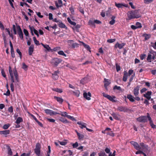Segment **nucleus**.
<instances>
[{"mask_svg":"<svg viewBox=\"0 0 156 156\" xmlns=\"http://www.w3.org/2000/svg\"><path fill=\"white\" fill-rule=\"evenodd\" d=\"M117 110L120 112H126L127 111V108L122 106H120L117 108Z\"/></svg>","mask_w":156,"mask_h":156,"instance_id":"obj_16","label":"nucleus"},{"mask_svg":"<svg viewBox=\"0 0 156 156\" xmlns=\"http://www.w3.org/2000/svg\"><path fill=\"white\" fill-rule=\"evenodd\" d=\"M55 5L57 8L61 7L62 6V0H58V2H55Z\"/></svg>","mask_w":156,"mask_h":156,"instance_id":"obj_22","label":"nucleus"},{"mask_svg":"<svg viewBox=\"0 0 156 156\" xmlns=\"http://www.w3.org/2000/svg\"><path fill=\"white\" fill-rule=\"evenodd\" d=\"M54 99L56 100L60 104H62L63 101V100L62 98L55 96H54Z\"/></svg>","mask_w":156,"mask_h":156,"instance_id":"obj_18","label":"nucleus"},{"mask_svg":"<svg viewBox=\"0 0 156 156\" xmlns=\"http://www.w3.org/2000/svg\"><path fill=\"white\" fill-rule=\"evenodd\" d=\"M104 82L105 83L104 85L106 86H108L110 84V80L106 78H104Z\"/></svg>","mask_w":156,"mask_h":156,"instance_id":"obj_28","label":"nucleus"},{"mask_svg":"<svg viewBox=\"0 0 156 156\" xmlns=\"http://www.w3.org/2000/svg\"><path fill=\"white\" fill-rule=\"evenodd\" d=\"M59 120L64 123H69V121L66 119L62 117H61L59 119Z\"/></svg>","mask_w":156,"mask_h":156,"instance_id":"obj_31","label":"nucleus"},{"mask_svg":"<svg viewBox=\"0 0 156 156\" xmlns=\"http://www.w3.org/2000/svg\"><path fill=\"white\" fill-rule=\"evenodd\" d=\"M115 41V38L112 39H109L107 40V42L109 43H112Z\"/></svg>","mask_w":156,"mask_h":156,"instance_id":"obj_62","label":"nucleus"},{"mask_svg":"<svg viewBox=\"0 0 156 156\" xmlns=\"http://www.w3.org/2000/svg\"><path fill=\"white\" fill-rule=\"evenodd\" d=\"M9 71L10 76H13V71L12 69L11 66H10L9 67Z\"/></svg>","mask_w":156,"mask_h":156,"instance_id":"obj_43","label":"nucleus"},{"mask_svg":"<svg viewBox=\"0 0 156 156\" xmlns=\"http://www.w3.org/2000/svg\"><path fill=\"white\" fill-rule=\"evenodd\" d=\"M33 39L35 44L36 45H38L40 44L39 41L37 40L35 37H33Z\"/></svg>","mask_w":156,"mask_h":156,"instance_id":"obj_44","label":"nucleus"},{"mask_svg":"<svg viewBox=\"0 0 156 156\" xmlns=\"http://www.w3.org/2000/svg\"><path fill=\"white\" fill-rule=\"evenodd\" d=\"M23 122V119L21 117H18L17 118L16 121H15V123L17 124H19L20 122Z\"/></svg>","mask_w":156,"mask_h":156,"instance_id":"obj_27","label":"nucleus"},{"mask_svg":"<svg viewBox=\"0 0 156 156\" xmlns=\"http://www.w3.org/2000/svg\"><path fill=\"white\" fill-rule=\"evenodd\" d=\"M82 42L83 43V46L85 47V48H86L87 50L89 51H90V46L86 44L83 42Z\"/></svg>","mask_w":156,"mask_h":156,"instance_id":"obj_35","label":"nucleus"},{"mask_svg":"<svg viewBox=\"0 0 156 156\" xmlns=\"http://www.w3.org/2000/svg\"><path fill=\"white\" fill-rule=\"evenodd\" d=\"M59 71L58 70L56 71H55L54 73L52 74V77L53 79L55 80H57L58 79L59 77L58 74L59 73Z\"/></svg>","mask_w":156,"mask_h":156,"instance_id":"obj_11","label":"nucleus"},{"mask_svg":"<svg viewBox=\"0 0 156 156\" xmlns=\"http://www.w3.org/2000/svg\"><path fill=\"white\" fill-rule=\"evenodd\" d=\"M143 36L145 37V40H147L150 38L151 37V35L149 34H144Z\"/></svg>","mask_w":156,"mask_h":156,"instance_id":"obj_34","label":"nucleus"},{"mask_svg":"<svg viewBox=\"0 0 156 156\" xmlns=\"http://www.w3.org/2000/svg\"><path fill=\"white\" fill-rule=\"evenodd\" d=\"M151 91H148L146 94H144V96L146 98L147 100H149L151 98Z\"/></svg>","mask_w":156,"mask_h":156,"instance_id":"obj_12","label":"nucleus"},{"mask_svg":"<svg viewBox=\"0 0 156 156\" xmlns=\"http://www.w3.org/2000/svg\"><path fill=\"white\" fill-rule=\"evenodd\" d=\"M34 46L33 44L30 45V47H29L28 50L29 54V55H32L34 51Z\"/></svg>","mask_w":156,"mask_h":156,"instance_id":"obj_15","label":"nucleus"},{"mask_svg":"<svg viewBox=\"0 0 156 156\" xmlns=\"http://www.w3.org/2000/svg\"><path fill=\"white\" fill-rule=\"evenodd\" d=\"M115 17L113 16L111 17L112 20L109 22V24L111 25H113L115 22Z\"/></svg>","mask_w":156,"mask_h":156,"instance_id":"obj_33","label":"nucleus"},{"mask_svg":"<svg viewBox=\"0 0 156 156\" xmlns=\"http://www.w3.org/2000/svg\"><path fill=\"white\" fill-rule=\"evenodd\" d=\"M23 31L25 35L26 36H29V32L27 30L24 29L23 30Z\"/></svg>","mask_w":156,"mask_h":156,"instance_id":"obj_57","label":"nucleus"},{"mask_svg":"<svg viewBox=\"0 0 156 156\" xmlns=\"http://www.w3.org/2000/svg\"><path fill=\"white\" fill-rule=\"evenodd\" d=\"M127 99H129L130 101L131 102L135 101L134 98L131 94L127 95Z\"/></svg>","mask_w":156,"mask_h":156,"instance_id":"obj_25","label":"nucleus"},{"mask_svg":"<svg viewBox=\"0 0 156 156\" xmlns=\"http://www.w3.org/2000/svg\"><path fill=\"white\" fill-rule=\"evenodd\" d=\"M1 73L2 76L5 78H6V75H5V72L4 69H1Z\"/></svg>","mask_w":156,"mask_h":156,"instance_id":"obj_53","label":"nucleus"},{"mask_svg":"<svg viewBox=\"0 0 156 156\" xmlns=\"http://www.w3.org/2000/svg\"><path fill=\"white\" fill-rule=\"evenodd\" d=\"M62 61V60L61 59L58 58H53L51 61V64L52 65L55 66H57L58 64L61 63Z\"/></svg>","mask_w":156,"mask_h":156,"instance_id":"obj_4","label":"nucleus"},{"mask_svg":"<svg viewBox=\"0 0 156 156\" xmlns=\"http://www.w3.org/2000/svg\"><path fill=\"white\" fill-rule=\"evenodd\" d=\"M83 96L86 99L90 100L91 99L90 97H91V94L90 92H88L87 93L85 92L83 93Z\"/></svg>","mask_w":156,"mask_h":156,"instance_id":"obj_10","label":"nucleus"},{"mask_svg":"<svg viewBox=\"0 0 156 156\" xmlns=\"http://www.w3.org/2000/svg\"><path fill=\"white\" fill-rule=\"evenodd\" d=\"M135 25L136 27L138 28H140L142 27V26L141 23L139 22H137L136 23Z\"/></svg>","mask_w":156,"mask_h":156,"instance_id":"obj_42","label":"nucleus"},{"mask_svg":"<svg viewBox=\"0 0 156 156\" xmlns=\"http://www.w3.org/2000/svg\"><path fill=\"white\" fill-rule=\"evenodd\" d=\"M147 117L148 120L149 121L150 124L151 126V128L153 129H155L156 128V126L154 125L153 123V121L152 120L150 116V114L148 113H147Z\"/></svg>","mask_w":156,"mask_h":156,"instance_id":"obj_7","label":"nucleus"},{"mask_svg":"<svg viewBox=\"0 0 156 156\" xmlns=\"http://www.w3.org/2000/svg\"><path fill=\"white\" fill-rule=\"evenodd\" d=\"M87 80V78L86 77H84L80 81V83L82 84H84L85 81Z\"/></svg>","mask_w":156,"mask_h":156,"instance_id":"obj_64","label":"nucleus"},{"mask_svg":"<svg viewBox=\"0 0 156 156\" xmlns=\"http://www.w3.org/2000/svg\"><path fill=\"white\" fill-rule=\"evenodd\" d=\"M58 26L61 28H65L66 29H67V28L65 25L61 21H60L59 22V23H58Z\"/></svg>","mask_w":156,"mask_h":156,"instance_id":"obj_19","label":"nucleus"},{"mask_svg":"<svg viewBox=\"0 0 156 156\" xmlns=\"http://www.w3.org/2000/svg\"><path fill=\"white\" fill-rule=\"evenodd\" d=\"M66 140H64V141H59V143L60 145H65L66 144L67 142H66Z\"/></svg>","mask_w":156,"mask_h":156,"instance_id":"obj_51","label":"nucleus"},{"mask_svg":"<svg viewBox=\"0 0 156 156\" xmlns=\"http://www.w3.org/2000/svg\"><path fill=\"white\" fill-rule=\"evenodd\" d=\"M16 30H17L19 36L21 40H23V34L22 30L19 25H18L17 24H16Z\"/></svg>","mask_w":156,"mask_h":156,"instance_id":"obj_3","label":"nucleus"},{"mask_svg":"<svg viewBox=\"0 0 156 156\" xmlns=\"http://www.w3.org/2000/svg\"><path fill=\"white\" fill-rule=\"evenodd\" d=\"M16 51L19 54V55L20 58H22V54L21 51H20V49L19 48H17L16 50Z\"/></svg>","mask_w":156,"mask_h":156,"instance_id":"obj_58","label":"nucleus"},{"mask_svg":"<svg viewBox=\"0 0 156 156\" xmlns=\"http://www.w3.org/2000/svg\"><path fill=\"white\" fill-rule=\"evenodd\" d=\"M11 77V81L12 82V83L10 84V87L11 90L13 92L14 91V85L13 83L14 82V76H10Z\"/></svg>","mask_w":156,"mask_h":156,"instance_id":"obj_14","label":"nucleus"},{"mask_svg":"<svg viewBox=\"0 0 156 156\" xmlns=\"http://www.w3.org/2000/svg\"><path fill=\"white\" fill-rule=\"evenodd\" d=\"M112 116L113 118L116 120H119L120 119V115L115 113H113Z\"/></svg>","mask_w":156,"mask_h":156,"instance_id":"obj_29","label":"nucleus"},{"mask_svg":"<svg viewBox=\"0 0 156 156\" xmlns=\"http://www.w3.org/2000/svg\"><path fill=\"white\" fill-rule=\"evenodd\" d=\"M124 45L125 44L124 43L119 44L118 43H117L115 45V48H118L119 49H121L123 47Z\"/></svg>","mask_w":156,"mask_h":156,"instance_id":"obj_21","label":"nucleus"},{"mask_svg":"<svg viewBox=\"0 0 156 156\" xmlns=\"http://www.w3.org/2000/svg\"><path fill=\"white\" fill-rule=\"evenodd\" d=\"M140 87L139 85L135 87L133 90V94L135 96H137L139 94V91Z\"/></svg>","mask_w":156,"mask_h":156,"instance_id":"obj_9","label":"nucleus"},{"mask_svg":"<svg viewBox=\"0 0 156 156\" xmlns=\"http://www.w3.org/2000/svg\"><path fill=\"white\" fill-rule=\"evenodd\" d=\"M41 145L40 144L37 143L36 144L35 148L34 149V151L36 154L38 156L40 155Z\"/></svg>","mask_w":156,"mask_h":156,"instance_id":"obj_2","label":"nucleus"},{"mask_svg":"<svg viewBox=\"0 0 156 156\" xmlns=\"http://www.w3.org/2000/svg\"><path fill=\"white\" fill-rule=\"evenodd\" d=\"M77 136H78V138L79 140H82L84 137V135L80 133H78Z\"/></svg>","mask_w":156,"mask_h":156,"instance_id":"obj_39","label":"nucleus"},{"mask_svg":"<svg viewBox=\"0 0 156 156\" xmlns=\"http://www.w3.org/2000/svg\"><path fill=\"white\" fill-rule=\"evenodd\" d=\"M130 143L135 148L136 150H142V148L137 142L133 141H132L130 142Z\"/></svg>","mask_w":156,"mask_h":156,"instance_id":"obj_8","label":"nucleus"},{"mask_svg":"<svg viewBox=\"0 0 156 156\" xmlns=\"http://www.w3.org/2000/svg\"><path fill=\"white\" fill-rule=\"evenodd\" d=\"M103 95L104 97L107 98V99H109L110 101H112V102L115 101V100H114L113 98L111 96H110L109 95L106 94L104 93H103Z\"/></svg>","mask_w":156,"mask_h":156,"instance_id":"obj_13","label":"nucleus"},{"mask_svg":"<svg viewBox=\"0 0 156 156\" xmlns=\"http://www.w3.org/2000/svg\"><path fill=\"white\" fill-rule=\"evenodd\" d=\"M10 133V131L9 130H5L2 131L1 132V135H8Z\"/></svg>","mask_w":156,"mask_h":156,"instance_id":"obj_36","label":"nucleus"},{"mask_svg":"<svg viewBox=\"0 0 156 156\" xmlns=\"http://www.w3.org/2000/svg\"><path fill=\"white\" fill-rule=\"evenodd\" d=\"M72 92H73V94L77 97H78L79 96L80 94V92L79 90H76L75 91H72Z\"/></svg>","mask_w":156,"mask_h":156,"instance_id":"obj_32","label":"nucleus"},{"mask_svg":"<svg viewBox=\"0 0 156 156\" xmlns=\"http://www.w3.org/2000/svg\"><path fill=\"white\" fill-rule=\"evenodd\" d=\"M140 147L142 148V150L147 149V145H145L143 143H140Z\"/></svg>","mask_w":156,"mask_h":156,"instance_id":"obj_26","label":"nucleus"},{"mask_svg":"<svg viewBox=\"0 0 156 156\" xmlns=\"http://www.w3.org/2000/svg\"><path fill=\"white\" fill-rule=\"evenodd\" d=\"M6 146L8 150V154L9 155L12 156V152L11 151V149L10 148V147L7 144H6Z\"/></svg>","mask_w":156,"mask_h":156,"instance_id":"obj_24","label":"nucleus"},{"mask_svg":"<svg viewBox=\"0 0 156 156\" xmlns=\"http://www.w3.org/2000/svg\"><path fill=\"white\" fill-rule=\"evenodd\" d=\"M77 124L80 125V127L81 128L83 129V128H86V124L84 122H77Z\"/></svg>","mask_w":156,"mask_h":156,"instance_id":"obj_20","label":"nucleus"},{"mask_svg":"<svg viewBox=\"0 0 156 156\" xmlns=\"http://www.w3.org/2000/svg\"><path fill=\"white\" fill-rule=\"evenodd\" d=\"M79 44L77 43H74L72 44V48H77L79 47Z\"/></svg>","mask_w":156,"mask_h":156,"instance_id":"obj_49","label":"nucleus"},{"mask_svg":"<svg viewBox=\"0 0 156 156\" xmlns=\"http://www.w3.org/2000/svg\"><path fill=\"white\" fill-rule=\"evenodd\" d=\"M10 126V124L9 123L5 124L3 126V128L4 129H8Z\"/></svg>","mask_w":156,"mask_h":156,"instance_id":"obj_45","label":"nucleus"},{"mask_svg":"<svg viewBox=\"0 0 156 156\" xmlns=\"http://www.w3.org/2000/svg\"><path fill=\"white\" fill-rule=\"evenodd\" d=\"M152 58V55L151 54H148L147 55V60L149 62H151V60Z\"/></svg>","mask_w":156,"mask_h":156,"instance_id":"obj_50","label":"nucleus"},{"mask_svg":"<svg viewBox=\"0 0 156 156\" xmlns=\"http://www.w3.org/2000/svg\"><path fill=\"white\" fill-rule=\"evenodd\" d=\"M150 53L153 55V56H152V58L153 59H154L155 58V56L156 55V53L154 51H152L150 52Z\"/></svg>","mask_w":156,"mask_h":156,"instance_id":"obj_60","label":"nucleus"},{"mask_svg":"<svg viewBox=\"0 0 156 156\" xmlns=\"http://www.w3.org/2000/svg\"><path fill=\"white\" fill-rule=\"evenodd\" d=\"M134 76H135V74H134L133 75H132V76H131V77L130 78L129 80V82L128 85H127V87L130 85L131 82L133 80V79Z\"/></svg>","mask_w":156,"mask_h":156,"instance_id":"obj_46","label":"nucleus"},{"mask_svg":"<svg viewBox=\"0 0 156 156\" xmlns=\"http://www.w3.org/2000/svg\"><path fill=\"white\" fill-rule=\"evenodd\" d=\"M46 119L49 122L51 123H54L55 121V119H50L46 118Z\"/></svg>","mask_w":156,"mask_h":156,"instance_id":"obj_47","label":"nucleus"},{"mask_svg":"<svg viewBox=\"0 0 156 156\" xmlns=\"http://www.w3.org/2000/svg\"><path fill=\"white\" fill-rule=\"evenodd\" d=\"M123 80L124 81H126L127 80V71H124V75L123 78Z\"/></svg>","mask_w":156,"mask_h":156,"instance_id":"obj_40","label":"nucleus"},{"mask_svg":"<svg viewBox=\"0 0 156 156\" xmlns=\"http://www.w3.org/2000/svg\"><path fill=\"white\" fill-rule=\"evenodd\" d=\"M129 12L130 13V15L128 16V18L129 20L134 18H139L141 16V15L137 11H132Z\"/></svg>","mask_w":156,"mask_h":156,"instance_id":"obj_1","label":"nucleus"},{"mask_svg":"<svg viewBox=\"0 0 156 156\" xmlns=\"http://www.w3.org/2000/svg\"><path fill=\"white\" fill-rule=\"evenodd\" d=\"M88 23L90 25L95 26L94 20L93 21V20H90L88 22Z\"/></svg>","mask_w":156,"mask_h":156,"instance_id":"obj_56","label":"nucleus"},{"mask_svg":"<svg viewBox=\"0 0 156 156\" xmlns=\"http://www.w3.org/2000/svg\"><path fill=\"white\" fill-rule=\"evenodd\" d=\"M60 113H59V115H61L63 117H67V115H68L67 114V113L66 112H60Z\"/></svg>","mask_w":156,"mask_h":156,"instance_id":"obj_38","label":"nucleus"},{"mask_svg":"<svg viewBox=\"0 0 156 156\" xmlns=\"http://www.w3.org/2000/svg\"><path fill=\"white\" fill-rule=\"evenodd\" d=\"M28 66L25 63L22 64V68L25 70H27V69Z\"/></svg>","mask_w":156,"mask_h":156,"instance_id":"obj_55","label":"nucleus"},{"mask_svg":"<svg viewBox=\"0 0 156 156\" xmlns=\"http://www.w3.org/2000/svg\"><path fill=\"white\" fill-rule=\"evenodd\" d=\"M45 113L47 115H49L51 116L56 115L57 114H59V112L54 111L51 110L49 109H45L44 110Z\"/></svg>","mask_w":156,"mask_h":156,"instance_id":"obj_6","label":"nucleus"},{"mask_svg":"<svg viewBox=\"0 0 156 156\" xmlns=\"http://www.w3.org/2000/svg\"><path fill=\"white\" fill-rule=\"evenodd\" d=\"M72 146L73 148H76L78 146V142H76L75 143L72 144Z\"/></svg>","mask_w":156,"mask_h":156,"instance_id":"obj_63","label":"nucleus"},{"mask_svg":"<svg viewBox=\"0 0 156 156\" xmlns=\"http://www.w3.org/2000/svg\"><path fill=\"white\" fill-rule=\"evenodd\" d=\"M58 53L59 55H61L65 57L66 56V55L64 53V52L62 51H58Z\"/></svg>","mask_w":156,"mask_h":156,"instance_id":"obj_52","label":"nucleus"},{"mask_svg":"<svg viewBox=\"0 0 156 156\" xmlns=\"http://www.w3.org/2000/svg\"><path fill=\"white\" fill-rule=\"evenodd\" d=\"M31 152V151H30L28 153H23L20 156H30Z\"/></svg>","mask_w":156,"mask_h":156,"instance_id":"obj_41","label":"nucleus"},{"mask_svg":"<svg viewBox=\"0 0 156 156\" xmlns=\"http://www.w3.org/2000/svg\"><path fill=\"white\" fill-rule=\"evenodd\" d=\"M153 1L154 0H144V2L146 4H149Z\"/></svg>","mask_w":156,"mask_h":156,"instance_id":"obj_61","label":"nucleus"},{"mask_svg":"<svg viewBox=\"0 0 156 156\" xmlns=\"http://www.w3.org/2000/svg\"><path fill=\"white\" fill-rule=\"evenodd\" d=\"M67 117L73 121H76V119L73 116L69 115L67 116Z\"/></svg>","mask_w":156,"mask_h":156,"instance_id":"obj_48","label":"nucleus"},{"mask_svg":"<svg viewBox=\"0 0 156 156\" xmlns=\"http://www.w3.org/2000/svg\"><path fill=\"white\" fill-rule=\"evenodd\" d=\"M52 90L57 92H59L60 93H61L62 92V90L60 88H52Z\"/></svg>","mask_w":156,"mask_h":156,"instance_id":"obj_37","label":"nucleus"},{"mask_svg":"<svg viewBox=\"0 0 156 156\" xmlns=\"http://www.w3.org/2000/svg\"><path fill=\"white\" fill-rule=\"evenodd\" d=\"M13 73L17 82H19V80L18 77V75L16 68H15L14 70H13Z\"/></svg>","mask_w":156,"mask_h":156,"instance_id":"obj_17","label":"nucleus"},{"mask_svg":"<svg viewBox=\"0 0 156 156\" xmlns=\"http://www.w3.org/2000/svg\"><path fill=\"white\" fill-rule=\"evenodd\" d=\"M147 116H142L136 118V120L140 122L145 123L147 121Z\"/></svg>","mask_w":156,"mask_h":156,"instance_id":"obj_5","label":"nucleus"},{"mask_svg":"<svg viewBox=\"0 0 156 156\" xmlns=\"http://www.w3.org/2000/svg\"><path fill=\"white\" fill-rule=\"evenodd\" d=\"M12 29L13 31L14 34H17V31L16 30V27L15 25H13Z\"/></svg>","mask_w":156,"mask_h":156,"instance_id":"obj_54","label":"nucleus"},{"mask_svg":"<svg viewBox=\"0 0 156 156\" xmlns=\"http://www.w3.org/2000/svg\"><path fill=\"white\" fill-rule=\"evenodd\" d=\"M115 5L118 8H121L123 6L127 7V5L123 3H117L115 2Z\"/></svg>","mask_w":156,"mask_h":156,"instance_id":"obj_23","label":"nucleus"},{"mask_svg":"<svg viewBox=\"0 0 156 156\" xmlns=\"http://www.w3.org/2000/svg\"><path fill=\"white\" fill-rule=\"evenodd\" d=\"M24 5H26L28 7H30V5H29L26 2H20V5L21 6H23Z\"/></svg>","mask_w":156,"mask_h":156,"instance_id":"obj_59","label":"nucleus"},{"mask_svg":"<svg viewBox=\"0 0 156 156\" xmlns=\"http://www.w3.org/2000/svg\"><path fill=\"white\" fill-rule=\"evenodd\" d=\"M75 26V27H74L73 28V30H76L77 32H79V28L80 27V25L79 24H77Z\"/></svg>","mask_w":156,"mask_h":156,"instance_id":"obj_30","label":"nucleus"}]
</instances>
